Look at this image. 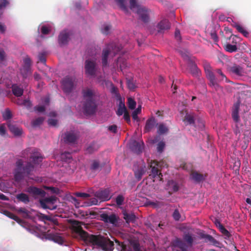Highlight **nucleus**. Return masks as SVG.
<instances>
[{"instance_id": "obj_53", "label": "nucleus", "mask_w": 251, "mask_h": 251, "mask_svg": "<svg viewBox=\"0 0 251 251\" xmlns=\"http://www.w3.org/2000/svg\"><path fill=\"white\" fill-rule=\"evenodd\" d=\"M57 121L54 119H49L48 120V124L50 126H55L57 125Z\"/></svg>"}, {"instance_id": "obj_46", "label": "nucleus", "mask_w": 251, "mask_h": 251, "mask_svg": "<svg viewBox=\"0 0 251 251\" xmlns=\"http://www.w3.org/2000/svg\"><path fill=\"white\" fill-rule=\"evenodd\" d=\"M9 217L11 218V219H14L16 221H17L18 223L22 224V221L17 216L14 215V214L8 213L7 215Z\"/></svg>"}, {"instance_id": "obj_52", "label": "nucleus", "mask_w": 251, "mask_h": 251, "mask_svg": "<svg viewBox=\"0 0 251 251\" xmlns=\"http://www.w3.org/2000/svg\"><path fill=\"white\" fill-rule=\"evenodd\" d=\"M123 201H124V198L122 196L119 195L117 197L116 203L118 205H122Z\"/></svg>"}, {"instance_id": "obj_26", "label": "nucleus", "mask_w": 251, "mask_h": 251, "mask_svg": "<svg viewBox=\"0 0 251 251\" xmlns=\"http://www.w3.org/2000/svg\"><path fill=\"white\" fill-rule=\"evenodd\" d=\"M239 107V103H236L234 105L232 113V118L235 122H238L239 120L238 116V109Z\"/></svg>"}, {"instance_id": "obj_7", "label": "nucleus", "mask_w": 251, "mask_h": 251, "mask_svg": "<svg viewBox=\"0 0 251 251\" xmlns=\"http://www.w3.org/2000/svg\"><path fill=\"white\" fill-rule=\"evenodd\" d=\"M46 238L60 245H63L65 242L64 237L58 233L56 229L48 230L46 234Z\"/></svg>"}, {"instance_id": "obj_37", "label": "nucleus", "mask_w": 251, "mask_h": 251, "mask_svg": "<svg viewBox=\"0 0 251 251\" xmlns=\"http://www.w3.org/2000/svg\"><path fill=\"white\" fill-rule=\"evenodd\" d=\"M141 112V106L139 105L138 108L133 112L132 114V118L134 121H138V118L137 115H138V114L140 113Z\"/></svg>"}, {"instance_id": "obj_25", "label": "nucleus", "mask_w": 251, "mask_h": 251, "mask_svg": "<svg viewBox=\"0 0 251 251\" xmlns=\"http://www.w3.org/2000/svg\"><path fill=\"white\" fill-rule=\"evenodd\" d=\"M115 1L123 10L125 12H128V8L126 5V0H115Z\"/></svg>"}, {"instance_id": "obj_48", "label": "nucleus", "mask_w": 251, "mask_h": 251, "mask_svg": "<svg viewBox=\"0 0 251 251\" xmlns=\"http://www.w3.org/2000/svg\"><path fill=\"white\" fill-rule=\"evenodd\" d=\"M75 196L85 199L89 197V195L85 193H76Z\"/></svg>"}, {"instance_id": "obj_57", "label": "nucleus", "mask_w": 251, "mask_h": 251, "mask_svg": "<svg viewBox=\"0 0 251 251\" xmlns=\"http://www.w3.org/2000/svg\"><path fill=\"white\" fill-rule=\"evenodd\" d=\"M230 39H232L233 43L234 44L236 45L237 43L238 42L239 38L236 36H231Z\"/></svg>"}, {"instance_id": "obj_62", "label": "nucleus", "mask_w": 251, "mask_h": 251, "mask_svg": "<svg viewBox=\"0 0 251 251\" xmlns=\"http://www.w3.org/2000/svg\"><path fill=\"white\" fill-rule=\"evenodd\" d=\"M98 166L99 163L97 162H94L92 165V168L93 169H96L98 167Z\"/></svg>"}, {"instance_id": "obj_61", "label": "nucleus", "mask_w": 251, "mask_h": 251, "mask_svg": "<svg viewBox=\"0 0 251 251\" xmlns=\"http://www.w3.org/2000/svg\"><path fill=\"white\" fill-rule=\"evenodd\" d=\"M217 73L220 75L222 77V80H224V78H226V76H225V75L222 73V72H221V70H219L217 71Z\"/></svg>"}, {"instance_id": "obj_32", "label": "nucleus", "mask_w": 251, "mask_h": 251, "mask_svg": "<svg viewBox=\"0 0 251 251\" xmlns=\"http://www.w3.org/2000/svg\"><path fill=\"white\" fill-rule=\"evenodd\" d=\"M184 122L186 124H192L194 122V116L191 114L187 113L185 115Z\"/></svg>"}, {"instance_id": "obj_23", "label": "nucleus", "mask_w": 251, "mask_h": 251, "mask_svg": "<svg viewBox=\"0 0 251 251\" xmlns=\"http://www.w3.org/2000/svg\"><path fill=\"white\" fill-rule=\"evenodd\" d=\"M111 46L110 47H108L107 48V49H105L103 50V53H102V64H103V65L105 66V65H106L107 64V56L109 54H111L112 53H111V51L110 50V49H111Z\"/></svg>"}, {"instance_id": "obj_29", "label": "nucleus", "mask_w": 251, "mask_h": 251, "mask_svg": "<svg viewBox=\"0 0 251 251\" xmlns=\"http://www.w3.org/2000/svg\"><path fill=\"white\" fill-rule=\"evenodd\" d=\"M13 93L17 97H20L22 95L23 93V89L19 87L17 85H12Z\"/></svg>"}, {"instance_id": "obj_15", "label": "nucleus", "mask_w": 251, "mask_h": 251, "mask_svg": "<svg viewBox=\"0 0 251 251\" xmlns=\"http://www.w3.org/2000/svg\"><path fill=\"white\" fill-rule=\"evenodd\" d=\"M205 71L206 76L210 81V85L216 88L217 86H218V85L213 74L208 68H205Z\"/></svg>"}, {"instance_id": "obj_18", "label": "nucleus", "mask_w": 251, "mask_h": 251, "mask_svg": "<svg viewBox=\"0 0 251 251\" xmlns=\"http://www.w3.org/2000/svg\"><path fill=\"white\" fill-rule=\"evenodd\" d=\"M65 141L68 143H74L76 140V135L73 132H69L64 135Z\"/></svg>"}, {"instance_id": "obj_64", "label": "nucleus", "mask_w": 251, "mask_h": 251, "mask_svg": "<svg viewBox=\"0 0 251 251\" xmlns=\"http://www.w3.org/2000/svg\"><path fill=\"white\" fill-rule=\"evenodd\" d=\"M39 60L41 62L45 64L46 60L45 58L43 56H41L39 57Z\"/></svg>"}, {"instance_id": "obj_3", "label": "nucleus", "mask_w": 251, "mask_h": 251, "mask_svg": "<svg viewBox=\"0 0 251 251\" xmlns=\"http://www.w3.org/2000/svg\"><path fill=\"white\" fill-rule=\"evenodd\" d=\"M96 198H92L89 201L81 202L75 198H72V202L76 207L82 206H89L92 205H96L99 201H105L110 199L108 192L107 190L99 191L95 195Z\"/></svg>"}, {"instance_id": "obj_4", "label": "nucleus", "mask_w": 251, "mask_h": 251, "mask_svg": "<svg viewBox=\"0 0 251 251\" xmlns=\"http://www.w3.org/2000/svg\"><path fill=\"white\" fill-rule=\"evenodd\" d=\"M83 96L85 103L81 110L87 115L93 114L96 110V105L94 100V92L90 89L87 88L83 91Z\"/></svg>"}, {"instance_id": "obj_14", "label": "nucleus", "mask_w": 251, "mask_h": 251, "mask_svg": "<svg viewBox=\"0 0 251 251\" xmlns=\"http://www.w3.org/2000/svg\"><path fill=\"white\" fill-rule=\"evenodd\" d=\"M10 132L15 136H20L23 133L22 129L14 123H9L8 125Z\"/></svg>"}, {"instance_id": "obj_41", "label": "nucleus", "mask_w": 251, "mask_h": 251, "mask_svg": "<svg viewBox=\"0 0 251 251\" xmlns=\"http://www.w3.org/2000/svg\"><path fill=\"white\" fill-rule=\"evenodd\" d=\"M127 104L129 109H133L135 107L136 102L131 98H128Z\"/></svg>"}, {"instance_id": "obj_50", "label": "nucleus", "mask_w": 251, "mask_h": 251, "mask_svg": "<svg viewBox=\"0 0 251 251\" xmlns=\"http://www.w3.org/2000/svg\"><path fill=\"white\" fill-rule=\"evenodd\" d=\"M127 85L128 88L130 90H133L136 87V86H135L134 83L132 80H128L127 82Z\"/></svg>"}, {"instance_id": "obj_8", "label": "nucleus", "mask_w": 251, "mask_h": 251, "mask_svg": "<svg viewBox=\"0 0 251 251\" xmlns=\"http://www.w3.org/2000/svg\"><path fill=\"white\" fill-rule=\"evenodd\" d=\"M24 66L21 69L20 72L24 78H26L31 74V70L30 67V60L28 57H25L24 59Z\"/></svg>"}, {"instance_id": "obj_44", "label": "nucleus", "mask_w": 251, "mask_h": 251, "mask_svg": "<svg viewBox=\"0 0 251 251\" xmlns=\"http://www.w3.org/2000/svg\"><path fill=\"white\" fill-rule=\"evenodd\" d=\"M169 186L172 189V190L176 191L178 189V187L176 183L173 181L169 182Z\"/></svg>"}, {"instance_id": "obj_39", "label": "nucleus", "mask_w": 251, "mask_h": 251, "mask_svg": "<svg viewBox=\"0 0 251 251\" xmlns=\"http://www.w3.org/2000/svg\"><path fill=\"white\" fill-rule=\"evenodd\" d=\"M2 116L4 120H8L12 117L11 111L8 109H5L2 113Z\"/></svg>"}, {"instance_id": "obj_42", "label": "nucleus", "mask_w": 251, "mask_h": 251, "mask_svg": "<svg viewBox=\"0 0 251 251\" xmlns=\"http://www.w3.org/2000/svg\"><path fill=\"white\" fill-rule=\"evenodd\" d=\"M17 103L19 105H23L25 106H28L30 105V101L28 100H21L20 99H18L17 101Z\"/></svg>"}, {"instance_id": "obj_40", "label": "nucleus", "mask_w": 251, "mask_h": 251, "mask_svg": "<svg viewBox=\"0 0 251 251\" xmlns=\"http://www.w3.org/2000/svg\"><path fill=\"white\" fill-rule=\"evenodd\" d=\"M216 226L219 227L220 231L226 236H228L229 233L219 222L216 223Z\"/></svg>"}, {"instance_id": "obj_12", "label": "nucleus", "mask_w": 251, "mask_h": 251, "mask_svg": "<svg viewBox=\"0 0 251 251\" xmlns=\"http://www.w3.org/2000/svg\"><path fill=\"white\" fill-rule=\"evenodd\" d=\"M96 70L95 64L93 61L88 60L86 61L85 71L86 73L89 75H93Z\"/></svg>"}, {"instance_id": "obj_30", "label": "nucleus", "mask_w": 251, "mask_h": 251, "mask_svg": "<svg viewBox=\"0 0 251 251\" xmlns=\"http://www.w3.org/2000/svg\"><path fill=\"white\" fill-rule=\"evenodd\" d=\"M191 178L194 181L199 182L202 180L204 178V177L202 175H201L197 172H194L191 174Z\"/></svg>"}, {"instance_id": "obj_33", "label": "nucleus", "mask_w": 251, "mask_h": 251, "mask_svg": "<svg viewBox=\"0 0 251 251\" xmlns=\"http://www.w3.org/2000/svg\"><path fill=\"white\" fill-rule=\"evenodd\" d=\"M123 214L124 216V219L127 222L133 221L135 218V216L133 214H128L125 211Z\"/></svg>"}, {"instance_id": "obj_2", "label": "nucleus", "mask_w": 251, "mask_h": 251, "mask_svg": "<svg viewBox=\"0 0 251 251\" xmlns=\"http://www.w3.org/2000/svg\"><path fill=\"white\" fill-rule=\"evenodd\" d=\"M43 159L42 156L39 152H35L31 157V162L25 166L22 160H18L16 163L17 169L15 172V179L19 181L23 176L24 173H29L33 170L34 166L39 164Z\"/></svg>"}, {"instance_id": "obj_27", "label": "nucleus", "mask_w": 251, "mask_h": 251, "mask_svg": "<svg viewBox=\"0 0 251 251\" xmlns=\"http://www.w3.org/2000/svg\"><path fill=\"white\" fill-rule=\"evenodd\" d=\"M18 211V212L24 218H32L33 217V216L31 215V213L25 208H20Z\"/></svg>"}, {"instance_id": "obj_63", "label": "nucleus", "mask_w": 251, "mask_h": 251, "mask_svg": "<svg viewBox=\"0 0 251 251\" xmlns=\"http://www.w3.org/2000/svg\"><path fill=\"white\" fill-rule=\"evenodd\" d=\"M5 30V26L1 25V24H0V33H2L4 32Z\"/></svg>"}, {"instance_id": "obj_21", "label": "nucleus", "mask_w": 251, "mask_h": 251, "mask_svg": "<svg viewBox=\"0 0 251 251\" xmlns=\"http://www.w3.org/2000/svg\"><path fill=\"white\" fill-rule=\"evenodd\" d=\"M103 220L107 223H111L113 225H116L117 222V218L115 215H104L102 216Z\"/></svg>"}, {"instance_id": "obj_17", "label": "nucleus", "mask_w": 251, "mask_h": 251, "mask_svg": "<svg viewBox=\"0 0 251 251\" xmlns=\"http://www.w3.org/2000/svg\"><path fill=\"white\" fill-rule=\"evenodd\" d=\"M41 32L44 35L48 34L52 29L53 25L51 23H46L40 26Z\"/></svg>"}, {"instance_id": "obj_59", "label": "nucleus", "mask_w": 251, "mask_h": 251, "mask_svg": "<svg viewBox=\"0 0 251 251\" xmlns=\"http://www.w3.org/2000/svg\"><path fill=\"white\" fill-rule=\"evenodd\" d=\"M109 130L113 132H116L117 130V126L115 125H112L109 126L108 127Z\"/></svg>"}, {"instance_id": "obj_31", "label": "nucleus", "mask_w": 251, "mask_h": 251, "mask_svg": "<svg viewBox=\"0 0 251 251\" xmlns=\"http://www.w3.org/2000/svg\"><path fill=\"white\" fill-rule=\"evenodd\" d=\"M155 124V121L154 119H151L147 121L145 126L146 130L149 131L151 129Z\"/></svg>"}, {"instance_id": "obj_6", "label": "nucleus", "mask_w": 251, "mask_h": 251, "mask_svg": "<svg viewBox=\"0 0 251 251\" xmlns=\"http://www.w3.org/2000/svg\"><path fill=\"white\" fill-rule=\"evenodd\" d=\"M57 198L55 196H51L44 199H40V203L44 209L54 210L56 208V202Z\"/></svg>"}, {"instance_id": "obj_54", "label": "nucleus", "mask_w": 251, "mask_h": 251, "mask_svg": "<svg viewBox=\"0 0 251 251\" xmlns=\"http://www.w3.org/2000/svg\"><path fill=\"white\" fill-rule=\"evenodd\" d=\"M173 216L175 220L178 221L180 219V214L177 210L174 211Z\"/></svg>"}, {"instance_id": "obj_28", "label": "nucleus", "mask_w": 251, "mask_h": 251, "mask_svg": "<svg viewBox=\"0 0 251 251\" xmlns=\"http://www.w3.org/2000/svg\"><path fill=\"white\" fill-rule=\"evenodd\" d=\"M235 27L237 29V30L243 34V35L246 37H248L249 35V32L241 25L236 24L235 25Z\"/></svg>"}, {"instance_id": "obj_51", "label": "nucleus", "mask_w": 251, "mask_h": 251, "mask_svg": "<svg viewBox=\"0 0 251 251\" xmlns=\"http://www.w3.org/2000/svg\"><path fill=\"white\" fill-rule=\"evenodd\" d=\"M8 3V2L6 0H0V10L5 7Z\"/></svg>"}, {"instance_id": "obj_13", "label": "nucleus", "mask_w": 251, "mask_h": 251, "mask_svg": "<svg viewBox=\"0 0 251 251\" xmlns=\"http://www.w3.org/2000/svg\"><path fill=\"white\" fill-rule=\"evenodd\" d=\"M132 150L136 153L141 152L143 149L144 143L142 141H132L130 143Z\"/></svg>"}, {"instance_id": "obj_45", "label": "nucleus", "mask_w": 251, "mask_h": 251, "mask_svg": "<svg viewBox=\"0 0 251 251\" xmlns=\"http://www.w3.org/2000/svg\"><path fill=\"white\" fill-rule=\"evenodd\" d=\"M111 29V26L109 25H104L101 29L102 32L103 34H107Z\"/></svg>"}, {"instance_id": "obj_47", "label": "nucleus", "mask_w": 251, "mask_h": 251, "mask_svg": "<svg viewBox=\"0 0 251 251\" xmlns=\"http://www.w3.org/2000/svg\"><path fill=\"white\" fill-rule=\"evenodd\" d=\"M44 121V119L42 118H39L35 120H34L33 123L32 125L33 126H38L40 125Z\"/></svg>"}, {"instance_id": "obj_55", "label": "nucleus", "mask_w": 251, "mask_h": 251, "mask_svg": "<svg viewBox=\"0 0 251 251\" xmlns=\"http://www.w3.org/2000/svg\"><path fill=\"white\" fill-rule=\"evenodd\" d=\"M5 54L2 50H0V63H1L5 59Z\"/></svg>"}, {"instance_id": "obj_24", "label": "nucleus", "mask_w": 251, "mask_h": 251, "mask_svg": "<svg viewBox=\"0 0 251 251\" xmlns=\"http://www.w3.org/2000/svg\"><path fill=\"white\" fill-rule=\"evenodd\" d=\"M230 71L233 74L239 76L243 75L244 73L243 69L241 67L237 66H234L231 67Z\"/></svg>"}, {"instance_id": "obj_38", "label": "nucleus", "mask_w": 251, "mask_h": 251, "mask_svg": "<svg viewBox=\"0 0 251 251\" xmlns=\"http://www.w3.org/2000/svg\"><path fill=\"white\" fill-rule=\"evenodd\" d=\"M7 135L6 131V126L5 124L0 125V135L5 136Z\"/></svg>"}, {"instance_id": "obj_9", "label": "nucleus", "mask_w": 251, "mask_h": 251, "mask_svg": "<svg viewBox=\"0 0 251 251\" xmlns=\"http://www.w3.org/2000/svg\"><path fill=\"white\" fill-rule=\"evenodd\" d=\"M160 165L155 161H151L150 163V167L151 169V174L150 175L155 178L156 180L161 181V174L159 172V167Z\"/></svg>"}, {"instance_id": "obj_35", "label": "nucleus", "mask_w": 251, "mask_h": 251, "mask_svg": "<svg viewBox=\"0 0 251 251\" xmlns=\"http://www.w3.org/2000/svg\"><path fill=\"white\" fill-rule=\"evenodd\" d=\"M17 199L21 201L24 202V203H27L29 201V199L27 196L25 194H20L17 196Z\"/></svg>"}, {"instance_id": "obj_16", "label": "nucleus", "mask_w": 251, "mask_h": 251, "mask_svg": "<svg viewBox=\"0 0 251 251\" xmlns=\"http://www.w3.org/2000/svg\"><path fill=\"white\" fill-rule=\"evenodd\" d=\"M70 37V32L67 30L61 32L59 36V43L63 45L67 43Z\"/></svg>"}, {"instance_id": "obj_20", "label": "nucleus", "mask_w": 251, "mask_h": 251, "mask_svg": "<svg viewBox=\"0 0 251 251\" xmlns=\"http://www.w3.org/2000/svg\"><path fill=\"white\" fill-rule=\"evenodd\" d=\"M119 101H120V103H119V107H118V110L117 112V114L118 115L120 116V115H123V114H125L127 111H126V107L125 106L124 100L123 101L122 99L120 98Z\"/></svg>"}, {"instance_id": "obj_60", "label": "nucleus", "mask_w": 251, "mask_h": 251, "mask_svg": "<svg viewBox=\"0 0 251 251\" xmlns=\"http://www.w3.org/2000/svg\"><path fill=\"white\" fill-rule=\"evenodd\" d=\"M124 117L126 121H127V122H129L130 121V118H129V115L128 114V113L126 112V113L124 114Z\"/></svg>"}, {"instance_id": "obj_11", "label": "nucleus", "mask_w": 251, "mask_h": 251, "mask_svg": "<svg viewBox=\"0 0 251 251\" xmlns=\"http://www.w3.org/2000/svg\"><path fill=\"white\" fill-rule=\"evenodd\" d=\"M27 192L35 198H42L45 196L44 191L34 187H29Z\"/></svg>"}, {"instance_id": "obj_58", "label": "nucleus", "mask_w": 251, "mask_h": 251, "mask_svg": "<svg viewBox=\"0 0 251 251\" xmlns=\"http://www.w3.org/2000/svg\"><path fill=\"white\" fill-rule=\"evenodd\" d=\"M185 240L189 244H191L192 242V237L190 235H188L185 236Z\"/></svg>"}, {"instance_id": "obj_34", "label": "nucleus", "mask_w": 251, "mask_h": 251, "mask_svg": "<svg viewBox=\"0 0 251 251\" xmlns=\"http://www.w3.org/2000/svg\"><path fill=\"white\" fill-rule=\"evenodd\" d=\"M168 131V128L163 124H160L158 126L157 132L159 134H162Z\"/></svg>"}, {"instance_id": "obj_5", "label": "nucleus", "mask_w": 251, "mask_h": 251, "mask_svg": "<svg viewBox=\"0 0 251 251\" xmlns=\"http://www.w3.org/2000/svg\"><path fill=\"white\" fill-rule=\"evenodd\" d=\"M129 2L130 9L137 13L143 21H147L149 16V12L147 10L139 5L136 0H129Z\"/></svg>"}, {"instance_id": "obj_19", "label": "nucleus", "mask_w": 251, "mask_h": 251, "mask_svg": "<svg viewBox=\"0 0 251 251\" xmlns=\"http://www.w3.org/2000/svg\"><path fill=\"white\" fill-rule=\"evenodd\" d=\"M42 102L43 103V105H38V106L35 107V110L37 111L38 112H43L45 110V109H47L49 103V98L46 97L44 98Z\"/></svg>"}, {"instance_id": "obj_10", "label": "nucleus", "mask_w": 251, "mask_h": 251, "mask_svg": "<svg viewBox=\"0 0 251 251\" xmlns=\"http://www.w3.org/2000/svg\"><path fill=\"white\" fill-rule=\"evenodd\" d=\"M62 85L64 91L66 93H68L74 88V80L72 77H66L62 80Z\"/></svg>"}, {"instance_id": "obj_36", "label": "nucleus", "mask_w": 251, "mask_h": 251, "mask_svg": "<svg viewBox=\"0 0 251 251\" xmlns=\"http://www.w3.org/2000/svg\"><path fill=\"white\" fill-rule=\"evenodd\" d=\"M225 49L230 52L235 51L237 50L236 45L235 44H227L225 46Z\"/></svg>"}, {"instance_id": "obj_49", "label": "nucleus", "mask_w": 251, "mask_h": 251, "mask_svg": "<svg viewBox=\"0 0 251 251\" xmlns=\"http://www.w3.org/2000/svg\"><path fill=\"white\" fill-rule=\"evenodd\" d=\"M164 147H165V143L164 142L161 141L159 143H158V144L157 145V147L158 151L161 152L163 151Z\"/></svg>"}, {"instance_id": "obj_1", "label": "nucleus", "mask_w": 251, "mask_h": 251, "mask_svg": "<svg viewBox=\"0 0 251 251\" xmlns=\"http://www.w3.org/2000/svg\"><path fill=\"white\" fill-rule=\"evenodd\" d=\"M73 226L75 237L81 239L86 245L101 249L104 251H112L113 250V243L112 241L101 235L88 234L82 230L81 223L75 221Z\"/></svg>"}, {"instance_id": "obj_22", "label": "nucleus", "mask_w": 251, "mask_h": 251, "mask_svg": "<svg viewBox=\"0 0 251 251\" xmlns=\"http://www.w3.org/2000/svg\"><path fill=\"white\" fill-rule=\"evenodd\" d=\"M157 26L159 29V31L161 32L162 30L169 28L170 24L168 21L165 19L161 21L160 23L158 24Z\"/></svg>"}, {"instance_id": "obj_43", "label": "nucleus", "mask_w": 251, "mask_h": 251, "mask_svg": "<svg viewBox=\"0 0 251 251\" xmlns=\"http://www.w3.org/2000/svg\"><path fill=\"white\" fill-rule=\"evenodd\" d=\"M145 173L144 169H141L140 171H136L135 172V175L137 179L139 180L141 178L142 176Z\"/></svg>"}, {"instance_id": "obj_56", "label": "nucleus", "mask_w": 251, "mask_h": 251, "mask_svg": "<svg viewBox=\"0 0 251 251\" xmlns=\"http://www.w3.org/2000/svg\"><path fill=\"white\" fill-rule=\"evenodd\" d=\"M45 188L50 190V191L53 193H58L59 191V190L57 188L54 187H45Z\"/></svg>"}]
</instances>
